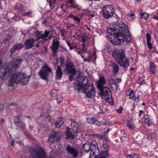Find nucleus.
Listing matches in <instances>:
<instances>
[{
	"mask_svg": "<svg viewBox=\"0 0 158 158\" xmlns=\"http://www.w3.org/2000/svg\"><path fill=\"white\" fill-rule=\"evenodd\" d=\"M109 29L112 31L107 33L108 40H131V34L128 29L126 23L121 20L118 21L116 24H114L113 27Z\"/></svg>",
	"mask_w": 158,
	"mask_h": 158,
	"instance_id": "f257e3e1",
	"label": "nucleus"
},
{
	"mask_svg": "<svg viewBox=\"0 0 158 158\" xmlns=\"http://www.w3.org/2000/svg\"><path fill=\"white\" fill-rule=\"evenodd\" d=\"M28 80L29 78L26 74L22 72H16L11 74L8 84L9 86L13 85L15 83H22L25 85L27 83Z\"/></svg>",
	"mask_w": 158,
	"mask_h": 158,
	"instance_id": "f03ea898",
	"label": "nucleus"
},
{
	"mask_svg": "<svg viewBox=\"0 0 158 158\" xmlns=\"http://www.w3.org/2000/svg\"><path fill=\"white\" fill-rule=\"evenodd\" d=\"M112 55L121 66L126 68L128 66V62L125 57V52L122 49L113 51Z\"/></svg>",
	"mask_w": 158,
	"mask_h": 158,
	"instance_id": "7ed1b4c3",
	"label": "nucleus"
},
{
	"mask_svg": "<svg viewBox=\"0 0 158 158\" xmlns=\"http://www.w3.org/2000/svg\"><path fill=\"white\" fill-rule=\"evenodd\" d=\"M32 158H46V154L44 149L41 147L37 146L32 150H30Z\"/></svg>",
	"mask_w": 158,
	"mask_h": 158,
	"instance_id": "20e7f679",
	"label": "nucleus"
},
{
	"mask_svg": "<svg viewBox=\"0 0 158 158\" xmlns=\"http://www.w3.org/2000/svg\"><path fill=\"white\" fill-rule=\"evenodd\" d=\"M77 81L75 82V84L77 85L76 86V90L79 91L80 87L82 88L85 87L84 86H87L89 85L88 84V79L87 77L85 76H80L79 75L76 77Z\"/></svg>",
	"mask_w": 158,
	"mask_h": 158,
	"instance_id": "39448f33",
	"label": "nucleus"
},
{
	"mask_svg": "<svg viewBox=\"0 0 158 158\" xmlns=\"http://www.w3.org/2000/svg\"><path fill=\"white\" fill-rule=\"evenodd\" d=\"M84 86L85 87L82 88L80 87V88L78 89L79 91H82L84 93L87 97L89 98H93L95 96V88L94 86L92 84H89L87 86Z\"/></svg>",
	"mask_w": 158,
	"mask_h": 158,
	"instance_id": "423d86ee",
	"label": "nucleus"
},
{
	"mask_svg": "<svg viewBox=\"0 0 158 158\" xmlns=\"http://www.w3.org/2000/svg\"><path fill=\"white\" fill-rule=\"evenodd\" d=\"M102 11L103 17L106 19L111 17L113 15L114 12L113 7L109 5L104 6L102 8Z\"/></svg>",
	"mask_w": 158,
	"mask_h": 158,
	"instance_id": "0eeeda50",
	"label": "nucleus"
},
{
	"mask_svg": "<svg viewBox=\"0 0 158 158\" xmlns=\"http://www.w3.org/2000/svg\"><path fill=\"white\" fill-rule=\"evenodd\" d=\"M42 68V69L40 70L39 74L42 79L47 81L48 74L52 72V70L46 64H45Z\"/></svg>",
	"mask_w": 158,
	"mask_h": 158,
	"instance_id": "6e6552de",
	"label": "nucleus"
},
{
	"mask_svg": "<svg viewBox=\"0 0 158 158\" xmlns=\"http://www.w3.org/2000/svg\"><path fill=\"white\" fill-rule=\"evenodd\" d=\"M52 32L51 31L45 30L44 32L42 31H36L35 35L39 40L40 39L44 40V39H46L45 40H47V37H48V39H50L52 38Z\"/></svg>",
	"mask_w": 158,
	"mask_h": 158,
	"instance_id": "1a4fd4ad",
	"label": "nucleus"
},
{
	"mask_svg": "<svg viewBox=\"0 0 158 158\" xmlns=\"http://www.w3.org/2000/svg\"><path fill=\"white\" fill-rule=\"evenodd\" d=\"M60 135L59 131H53L50 133L48 141L51 143H57L60 140Z\"/></svg>",
	"mask_w": 158,
	"mask_h": 158,
	"instance_id": "9d476101",
	"label": "nucleus"
},
{
	"mask_svg": "<svg viewBox=\"0 0 158 158\" xmlns=\"http://www.w3.org/2000/svg\"><path fill=\"white\" fill-rule=\"evenodd\" d=\"M100 91L101 95L103 98L107 100L111 97V93L109 88L107 87H101V88H98Z\"/></svg>",
	"mask_w": 158,
	"mask_h": 158,
	"instance_id": "9b49d317",
	"label": "nucleus"
},
{
	"mask_svg": "<svg viewBox=\"0 0 158 158\" xmlns=\"http://www.w3.org/2000/svg\"><path fill=\"white\" fill-rule=\"evenodd\" d=\"M23 61V59L19 57L13 58L9 63V66L11 67L15 70L17 69L19 65Z\"/></svg>",
	"mask_w": 158,
	"mask_h": 158,
	"instance_id": "f8f14e48",
	"label": "nucleus"
},
{
	"mask_svg": "<svg viewBox=\"0 0 158 158\" xmlns=\"http://www.w3.org/2000/svg\"><path fill=\"white\" fill-rule=\"evenodd\" d=\"M65 149L74 158L77 157L79 155L78 150L77 148L67 144Z\"/></svg>",
	"mask_w": 158,
	"mask_h": 158,
	"instance_id": "ddd939ff",
	"label": "nucleus"
},
{
	"mask_svg": "<svg viewBox=\"0 0 158 158\" xmlns=\"http://www.w3.org/2000/svg\"><path fill=\"white\" fill-rule=\"evenodd\" d=\"M65 69L66 70L67 72L72 75H78L79 73H76V69L75 68V66L73 64L70 62L67 63L65 65Z\"/></svg>",
	"mask_w": 158,
	"mask_h": 158,
	"instance_id": "4468645a",
	"label": "nucleus"
},
{
	"mask_svg": "<svg viewBox=\"0 0 158 158\" xmlns=\"http://www.w3.org/2000/svg\"><path fill=\"white\" fill-rule=\"evenodd\" d=\"M59 41L57 40L56 41L53 40L52 48V55L53 57L56 56L57 52L59 48Z\"/></svg>",
	"mask_w": 158,
	"mask_h": 158,
	"instance_id": "2eb2a0df",
	"label": "nucleus"
},
{
	"mask_svg": "<svg viewBox=\"0 0 158 158\" xmlns=\"http://www.w3.org/2000/svg\"><path fill=\"white\" fill-rule=\"evenodd\" d=\"M12 71L11 69L8 67L5 69L1 68L0 69V77L3 78L5 76L8 77L9 75V73L11 72Z\"/></svg>",
	"mask_w": 158,
	"mask_h": 158,
	"instance_id": "dca6fc26",
	"label": "nucleus"
},
{
	"mask_svg": "<svg viewBox=\"0 0 158 158\" xmlns=\"http://www.w3.org/2000/svg\"><path fill=\"white\" fill-rule=\"evenodd\" d=\"M91 147L90 154L91 158H97L98 156H95V154L99 152L98 146H91Z\"/></svg>",
	"mask_w": 158,
	"mask_h": 158,
	"instance_id": "f3484780",
	"label": "nucleus"
},
{
	"mask_svg": "<svg viewBox=\"0 0 158 158\" xmlns=\"http://www.w3.org/2000/svg\"><path fill=\"white\" fill-rule=\"evenodd\" d=\"M65 134L70 139H73L75 138L76 136H77V133H74V132L71 131L70 129L67 128Z\"/></svg>",
	"mask_w": 158,
	"mask_h": 158,
	"instance_id": "a211bd4d",
	"label": "nucleus"
},
{
	"mask_svg": "<svg viewBox=\"0 0 158 158\" xmlns=\"http://www.w3.org/2000/svg\"><path fill=\"white\" fill-rule=\"evenodd\" d=\"M71 126V129L74 132V133L76 132L77 133L78 132V130L79 128L78 124L77 123L73 120H72Z\"/></svg>",
	"mask_w": 158,
	"mask_h": 158,
	"instance_id": "6ab92c4d",
	"label": "nucleus"
},
{
	"mask_svg": "<svg viewBox=\"0 0 158 158\" xmlns=\"http://www.w3.org/2000/svg\"><path fill=\"white\" fill-rule=\"evenodd\" d=\"M82 147L83 151L85 152H88L92 148L90 143L87 142L83 144Z\"/></svg>",
	"mask_w": 158,
	"mask_h": 158,
	"instance_id": "aec40b11",
	"label": "nucleus"
},
{
	"mask_svg": "<svg viewBox=\"0 0 158 158\" xmlns=\"http://www.w3.org/2000/svg\"><path fill=\"white\" fill-rule=\"evenodd\" d=\"M106 83L105 78L103 76H100L99 80L97 83V87L98 88H101V87L103 86V85Z\"/></svg>",
	"mask_w": 158,
	"mask_h": 158,
	"instance_id": "412c9836",
	"label": "nucleus"
},
{
	"mask_svg": "<svg viewBox=\"0 0 158 158\" xmlns=\"http://www.w3.org/2000/svg\"><path fill=\"white\" fill-rule=\"evenodd\" d=\"M34 42L33 40H26L24 43L26 49H27L31 48L33 45Z\"/></svg>",
	"mask_w": 158,
	"mask_h": 158,
	"instance_id": "4be33fe9",
	"label": "nucleus"
},
{
	"mask_svg": "<svg viewBox=\"0 0 158 158\" xmlns=\"http://www.w3.org/2000/svg\"><path fill=\"white\" fill-rule=\"evenodd\" d=\"M62 75V72L61 67L58 66L56 70V75L57 79H61Z\"/></svg>",
	"mask_w": 158,
	"mask_h": 158,
	"instance_id": "5701e85b",
	"label": "nucleus"
},
{
	"mask_svg": "<svg viewBox=\"0 0 158 158\" xmlns=\"http://www.w3.org/2000/svg\"><path fill=\"white\" fill-rule=\"evenodd\" d=\"M99 153L97 155V158H106L109 155L107 152L106 151H101L98 152Z\"/></svg>",
	"mask_w": 158,
	"mask_h": 158,
	"instance_id": "b1692460",
	"label": "nucleus"
},
{
	"mask_svg": "<svg viewBox=\"0 0 158 158\" xmlns=\"http://www.w3.org/2000/svg\"><path fill=\"white\" fill-rule=\"evenodd\" d=\"M64 123V121L63 120L58 119L55 121L54 124L55 127L57 128H60Z\"/></svg>",
	"mask_w": 158,
	"mask_h": 158,
	"instance_id": "393cba45",
	"label": "nucleus"
},
{
	"mask_svg": "<svg viewBox=\"0 0 158 158\" xmlns=\"http://www.w3.org/2000/svg\"><path fill=\"white\" fill-rule=\"evenodd\" d=\"M87 122L89 124H96V123H98V122L97 119H95L94 118V117L88 118L87 119ZM96 124L97 125H98V124L96 123Z\"/></svg>",
	"mask_w": 158,
	"mask_h": 158,
	"instance_id": "a878e982",
	"label": "nucleus"
},
{
	"mask_svg": "<svg viewBox=\"0 0 158 158\" xmlns=\"http://www.w3.org/2000/svg\"><path fill=\"white\" fill-rule=\"evenodd\" d=\"M110 66L113 68V70L114 74H115L118 72V66L113 62H111Z\"/></svg>",
	"mask_w": 158,
	"mask_h": 158,
	"instance_id": "bb28decb",
	"label": "nucleus"
},
{
	"mask_svg": "<svg viewBox=\"0 0 158 158\" xmlns=\"http://www.w3.org/2000/svg\"><path fill=\"white\" fill-rule=\"evenodd\" d=\"M114 45L122 44L124 42V40H109Z\"/></svg>",
	"mask_w": 158,
	"mask_h": 158,
	"instance_id": "cd10ccee",
	"label": "nucleus"
},
{
	"mask_svg": "<svg viewBox=\"0 0 158 158\" xmlns=\"http://www.w3.org/2000/svg\"><path fill=\"white\" fill-rule=\"evenodd\" d=\"M150 67L151 71L152 73L155 74L156 70V65L152 62H150Z\"/></svg>",
	"mask_w": 158,
	"mask_h": 158,
	"instance_id": "c85d7f7f",
	"label": "nucleus"
},
{
	"mask_svg": "<svg viewBox=\"0 0 158 158\" xmlns=\"http://www.w3.org/2000/svg\"><path fill=\"white\" fill-rule=\"evenodd\" d=\"M140 15L141 16L140 18L141 19H147L149 16L148 14L146 13H142L140 14Z\"/></svg>",
	"mask_w": 158,
	"mask_h": 158,
	"instance_id": "c756f323",
	"label": "nucleus"
},
{
	"mask_svg": "<svg viewBox=\"0 0 158 158\" xmlns=\"http://www.w3.org/2000/svg\"><path fill=\"white\" fill-rule=\"evenodd\" d=\"M14 47L16 50H20L22 48L23 46L20 43L16 44L14 46Z\"/></svg>",
	"mask_w": 158,
	"mask_h": 158,
	"instance_id": "7c9ffc66",
	"label": "nucleus"
},
{
	"mask_svg": "<svg viewBox=\"0 0 158 158\" xmlns=\"http://www.w3.org/2000/svg\"><path fill=\"white\" fill-rule=\"evenodd\" d=\"M16 104L15 103H12L9 104L8 106V108L11 110L16 108Z\"/></svg>",
	"mask_w": 158,
	"mask_h": 158,
	"instance_id": "2f4dec72",
	"label": "nucleus"
},
{
	"mask_svg": "<svg viewBox=\"0 0 158 158\" xmlns=\"http://www.w3.org/2000/svg\"><path fill=\"white\" fill-rule=\"evenodd\" d=\"M103 147L104 149V150H105L104 151H106L107 152L108 151H109L110 149V148L109 147V146L106 143V142L105 143H104L103 144Z\"/></svg>",
	"mask_w": 158,
	"mask_h": 158,
	"instance_id": "473e14b6",
	"label": "nucleus"
},
{
	"mask_svg": "<svg viewBox=\"0 0 158 158\" xmlns=\"http://www.w3.org/2000/svg\"><path fill=\"white\" fill-rule=\"evenodd\" d=\"M57 94V91L55 89H52L51 93V96L53 97H56Z\"/></svg>",
	"mask_w": 158,
	"mask_h": 158,
	"instance_id": "72a5a7b5",
	"label": "nucleus"
},
{
	"mask_svg": "<svg viewBox=\"0 0 158 158\" xmlns=\"http://www.w3.org/2000/svg\"><path fill=\"white\" fill-rule=\"evenodd\" d=\"M110 87L114 89H117V85L116 83L115 82H112L110 84Z\"/></svg>",
	"mask_w": 158,
	"mask_h": 158,
	"instance_id": "f704fd0d",
	"label": "nucleus"
},
{
	"mask_svg": "<svg viewBox=\"0 0 158 158\" xmlns=\"http://www.w3.org/2000/svg\"><path fill=\"white\" fill-rule=\"evenodd\" d=\"M147 44L148 48L150 49H151L152 48V43L150 41V40H147Z\"/></svg>",
	"mask_w": 158,
	"mask_h": 158,
	"instance_id": "c9c22d12",
	"label": "nucleus"
},
{
	"mask_svg": "<svg viewBox=\"0 0 158 158\" xmlns=\"http://www.w3.org/2000/svg\"><path fill=\"white\" fill-rule=\"evenodd\" d=\"M70 6L74 9H78V10L80 9V8L79 6L78 5L75 4V3H73Z\"/></svg>",
	"mask_w": 158,
	"mask_h": 158,
	"instance_id": "e433bc0d",
	"label": "nucleus"
},
{
	"mask_svg": "<svg viewBox=\"0 0 158 158\" xmlns=\"http://www.w3.org/2000/svg\"><path fill=\"white\" fill-rule=\"evenodd\" d=\"M137 82L139 84H143L144 83V81L143 79L139 78L137 80Z\"/></svg>",
	"mask_w": 158,
	"mask_h": 158,
	"instance_id": "4c0bfd02",
	"label": "nucleus"
},
{
	"mask_svg": "<svg viewBox=\"0 0 158 158\" xmlns=\"http://www.w3.org/2000/svg\"><path fill=\"white\" fill-rule=\"evenodd\" d=\"M132 99L137 102H138L139 101V98L138 96H136L135 95H134L132 97Z\"/></svg>",
	"mask_w": 158,
	"mask_h": 158,
	"instance_id": "58836bf2",
	"label": "nucleus"
},
{
	"mask_svg": "<svg viewBox=\"0 0 158 158\" xmlns=\"http://www.w3.org/2000/svg\"><path fill=\"white\" fill-rule=\"evenodd\" d=\"M131 19H130L131 21H133L135 18V16L134 14L131 13L128 15V16Z\"/></svg>",
	"mask_w": 158,
	"mask_h": 158,
	"instance_id": "ea45409f",
	"label": "nucleus"
},
{
	"mask_svg": "<svg viewBox=\"0 0 158 158\" xmlns=\"http://www.w3.org/2000/svg\"><path fill=\"white\" fill-rule=\"evenodd\" d=\"M77 74L76 75H74V76L73 75H70V76L69 77V79L70 81H71L72 80L73 78L75 80L76 79V77H77V76H78Z\"/></svg>",
	"mask_w": 158,
	"mask_h": 158,
	"instance_id": "a19ab883",
	"label": "nucleus"
},
{
	"mask_svg": "<svg viewBox=\"0 0 158 158\" xmlns=\"http://www.w3.org/2000/svg\"><path fill=\"white\" fill-rule=\"evenodd\" d=\"M19 125V126H18V127L21 128L22 129H24L25 128V124L23 121L21 122Z\"/></svg>",
	"mask_w": 158,
	"mask_h": 158,
	"instance_id": "79ce46f5",
	"label": "nucleus"
},
{
	"mask_svg": "<svg viewBox=\"0 0 158 158\" xmlns=\"http://www.w3.org/2000/svg\"><path fill=\"white\" fill-rule=\"evenodd\" d=\"M133 92V91L132 89H129L126 92V94L128 96H131Z\"/></svg>",
	"mask_w": 158,
	"mask_h": 158,
	"instance_id": "37998d69",
	"label": "nucleus"
},
{
	"mask_svg": "<svg viewBox=\"0 0 158 158\" xmlns=\"http://www.w3.org/2000/svg\"><path fill=\"white\" fill-rule=\"evenodd\" d=\"M145 122L146 123L148 124V126H150L152 124V120L150 119L148 120L147 119L145 120Z\"/></svg>",
	"mask_w": 158,
	"mask_h": 158,
	"instance_id": "c03bdc74",
	"label": "nucleus"
},
{
	"mask_svg": "<svg viewBox=\"0 0 158 158\" xmlns=\"http://www.w3.org/2000/svg\"><path fill=\"white\" fill-rule=\"evenodd\" d=\"M127 156L131 158H139L138 155L135 154L134 155L133 154H128Z\"/></svg>",
	"mask_w": 158,
	"mask_h": 158,
	"instance_id": "a18cd8bd",
	"label": "nucleus"
},
{
	"mask_svg": "<svg viewBox=\"0 0 158 158\" xmlns=\"http://www.w3.org/2000/svg\"><path fill=\"white\" fill-rule=\"evenodd\" d=\"M127 127L129 129H131V130H134V127L133 126V124H127Z\"/></svg>",
	"mask_w": 158,
	"mask_h": 158,
	"instance_id": "49530a36",
	"label": "nucleus"
},
{
	"mask_svg": "<svg viewBox=\"0 0 158 158\" xmlns=\"http://www.w3.org/2000/svg\"><path fill=\"white\" fill-rule=\"evenodd\" d=\"M91 145L92 146H98L97 142L95 140H93L90 143Z\"/></svg>",
	"mask_w": 158,
	"mask_h": 158,
	"instance_id": "de8ad7c7",
	"label": "nucleus"
},
{
	"mask_svg": "<svg viewBox=\"0 0 158 158\" xmlns=\"http://www.w3.org/2000/svg\"><path fill=\"white\" fill-rule=\"evenodd\" d=\"M73 18L74 20H76L77 22H79L80 21V19L78 16L74 15Z\"/></svg>",
	"mask_w": 158,
	"mask_h": 158,
	"instance_id": "09e8293b",
	"label": "nucleus"
},
{
	"mask_svg": "<svg viewBox=\"0 0 158 158\" xmlns=\"http://www.w3.org/2000/svg\"><path fill=\"white\" fill-rule=\"evenodd\" d=\"M155 135V134L154 133H152L151 134H150L148 136V138L150 140H152L153 138V137Z\"/></svg>",
	"mask_w": 158,
	"mask_h": 158,
	"instance_id": "8fccbe9b",
	"label": "nucleus"
},
{
	"mask_svg": "<svg viewBox=\"0 0 158 158\" xmlns=\"http://www.w3.org/2000/svg\"><path fill=\"white\" fill-rule=\"evenodd\" d=\"M58 98V97H57L56 98L57 102L58 104L60 103L62 100V99L61 97L60 96Z\"/></svg>",
	"mask_w": 158,
	"mask_h": 158,
	"instance_id": "3c124183",
	"label": "nucleus"
},
{
	"mask_svg": "<svg viewBox=\"0 0 158 158\" xmlns=\"http://www.w3.org/2000/svg\"><path fill=\"white\" fill-rule=\"evenodd\" d=\"M20 119H21V118L19 116L15 117L14 118L15 123V122H17V124L18 123H17V122L18 121H19V120H20Z\"/></svg>",
	"mask_w": 158,
	"mask_h": 158,
	"instance_id": "603ef678",
	"label": "nucleus"
},
{
	"mask_svg": "<svg viewBox=\"0 0 158 158\" xmlns=\"http://www.w3.org/2000/svg\"><path fill=\"white\" fill-rule=\"evenodd\" d=\"M123 110V108L122 107H120L119 109H117L116 110V111L119 113H122V111Z\"/></svg>",
	"mask_w": 158,
	"mask_h": 158,
	"instance_id": "864d4df0",
	"label": "nucleus"
},
{
	"mask_svg": "<svg viewBox=\"0 0 158 158\" xmlns=\"http://www.w3.org/2000/svg\"><path fill=\"white\" fill-rule=\"evenodd\" d=\"M15 51H16V49L14 47V46L12 48H11L10 50V52L11 54H13L14 53Z\"/></svg>",
	"mask_w": 158,
	"mask_h": 158,
	"instance_id": "5fc2aeb1",
	"label": "nucleus"
},
{
	"mask_svg": "<svg viewBox=\"0 0 158 158\" xmlns=\"http://www.w3.org/2000/svg\"><path fill=\"white\" fill-rule=\"evenodd\" d=\"M25 134L27 137L29 138L30 139H32V137L31 135H30L29 134L26 133H25Z\"/></svg>",
	"mask_w": 158,
	"mask_h": 158,
	"instance_id": "6e6d98bb",
	"label": "nucleus"
},
{
	"mask_svg": "<svg viewBox=\"0 0 158 158\" xmlns=\"http://www.w3.org/2000/svg\"><path fill=\"white\" fill-rule=\"evenodd\" d=\"M23 121H22L21 120V119H20V120H19V121H18L17 122V123H18L17 124V122H15V125L17 126H19V124H20L21 123V122H22Z\"/></svg>",
	"mask_w": 158,
	"mask_h": 158,
	"instance_id": "4d7b16f0",
	"label": "nucleus"
},
{
	"mask_svg": "<svg viewBox=\"0 0 158 158\" xmlns=\"http://www.w3.org/2000/svg\"><path fill=\"white\" fill-rule=\"evenodd\" d=\"M4 108V105L3 104H0V111H2Z\"/></svg>",
	"mask_w": 158,
	"mask_h": 158,
	"instance_id": "13d9d810",
	"label": "nucleus"
},
{
	"mask_svg": "<svg viewBox=\"0 0 158 158\" xmlns=\"http://www.w3.org/2000/svg\"><path fill=\"white\" fill-rule=\"evenodd\" d=\"M32 14L31 11H28V12H25L24 14V15H27L29 16V15H31Z\"/></svg>",
	"mask_w": 158,
	"mask_h": 158,
	"instance_id": "bf43d9fd",
	"label": "nucleus"
},
{
	"mask_svg": "<svg viewBox=\"0 0 158 158\" xmlns=\"http://www.w3.org/2000/svg\"><path fill=\"white\" fill-rule=\"evenodd\" d=\"M146 36L147 38V40H150L151 39V35H150L147 33L146 34Z\"/></svg>",
	"mask_w": 158,
	"mask_h": 158,
	"instance_id": "052dcab7",
	"label": "nucleus"
},
{
	"mask_svg": "<svg viewBox=\"0 0 158 158\" xmlns=\"http://www.w3.org/2000/svg\"><path fill=\"white\" fill-rule=\"evenodd\" d=\"M49 3L50 8L51 9H53L54 7V5L51 2H49Z\"/></svg>",
	"mask_w": 158,
	"mask_h": 158,
	"instance_id": "680f3d73",
	"label": "nucleus"
},
{
	"mask_svg": "<svg viewBox=\"0 0 158 158\" xmlns=\"http://www.w3.org/2000/svg\"><path fill=\"white\" fill-rule=\"evenodd\" d=\"M153 18L155 19H156L158 20V14L154 15L153 16Z\"/></svg>",
	"mask_w": 158,
	"mask_h": 158,
	"instance_id": "e2e57ef3",
	"label": "nucleus"
},
{
	"mask_svg": "<svg viewBox=\"0 0 158 158\" xmlns=\"http://www.w3.org/2000/svg\"><path fill=\"white\" fill-rule=\"evenodd\" d=\"M74 0H69L67 1L68 4H73V1Z\"/></svg>",
	"mask_w": 158,
	"mask_h": 158,
	"instance_id": "0e129e2a",
	"label": "nucleus"
},
{
	"mask_svg": "<svg viewBox=\"0 0 158 158\" xmlns=\"http://www.w3.org/2000/svg\"><path fill=\"white\" fill-rule=\"evenodd\" d=\"M67 43L68 45L69 46V47L70 49H72L73 48V46H71V44H69V42H67Z\"/></svg>",
	"mask_w": 158,
	"mask_h": 158,
	"instance_id": "69168bd1",
	"label": "nucleus"
},
{
	"mask_svg": "<svg viewBox=\"0 0 158 158\" xmlns=\"http://www.w3.org/2000/svg\"><path fill=\"white\" fill-rule=\"evenodd\" d=\"M99 109H100V110L101 111H102V112H103L104 111V110L103 109V106H99Z\"/></svg>",
	"mask_w": 158,
	"mask_h": 158,
	"instance_id": "338daca9",
	"label": "nucleus"
},
{
	"mask_svg": "<svg viewBox=\"0 0 158 158\" xmlns=\"http://www.w3.org/2000/svg\"><path fill=\"white\" fill-rule=\"evenodd\" d=\"M2 42H3L5 44H7L9 43V41L8 40H3V41H2Z\"/></svg>",
	"mask_w": 158,
	"mask_h": 158,
	"instance_id": "774afa93",
	"label": "nucleus"
}]
</instances>
